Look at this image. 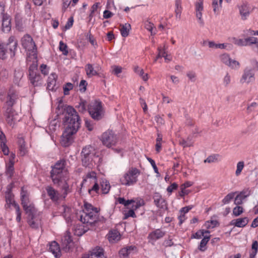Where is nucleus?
Segmentation results:
<instances>
[{
    "label": "nucleus",
    "mask_w": 258,
    "mask_h": 258,
    "mask_svg": "<svg viewBox=\"0 0 258 258\" xmlns=\"http://www.w3.org/2000/svg\"><path fill=\"white\" fill-rule=\"evenodd\" d=\"M86 231V230L85 229L84 226L83 225L77 224L74 227V234L77 236H81L85 233Z\"/></svg>",
    "instance_id": "obj_42"
},
{
    "label": "nucleus",
    "mask_w": 258,
    "mask_h": 258,
    "mask_svg": "<svg viewBox=\"0 0 258 258\" xmlns=\"http://www.w3.org/2000/svg\"><path fill=\"white\" fill-rule=\"evenodd\" d=\"M4 44L5 45L6 49L10 53L11 56H14L18 45V42L15 37L11 36L9 38L7 43Z\"/></svg>",
    "instance_id": "obj_17"
},
{
    "label": "nucleus",
    "mask_w": 258,
    "mask_h": 258,
    "mask_svg": "<svg viewBox=\"0 0 258 258\" xmlns=\"http://www.w3.org/2000/svg\"><path fill=\"white\" fill-rule=\"evenodd\" d=\"M233 43L235 44H236L239 46H246V40L245 39H233Z\"/></svg>",
    "instance_id": "obj_56"
},
{
    "label": "nucleus",
    "mask_w": 258,
    "mask_h": 258,
    "mask_svg": "<svg viewBox=\"0 0 258 258\" xmlns=\"http://www.w3.org/2000/svg\"><path fill=\"white\" fill-rule=\"evenodd\" d=\"M236 192H231L227 195L222 200V203L224 205L228 204L235 196Z\"/></svg>",
    "instance_id": "obj_47"
},
{
    "label": "nucleus",
    "mask_w": 258,
    "mask_h": 258,
    "mask_svg": "<svg viewBox=\"0 0 258 258\" xmlns=\"http://www.w3.org/2000/svg\"><path fill=\"white\" fill-rule=\"evenodd\" d=\"M0 148L5 155H8L9 153V149L6 145V143H0Z\"/></svg>",
    "instance_id": "obj_55"
},
{
    "label": "nucleus",
    "mask_w": 258,
    "mask_h": 258,
    "mask_svg": "<svg viewBox=\"0 0 258 258\" xmlns=\"http://www.w3.org/2000/svg\"><path fill=\"white\" fill-rule=\"evenodd\" d=\"M107 238L110 243H116L120 239V233L116 230H110L107 235Z\"/></svg>",
    "instance_id": "obj_29"
},
{
    "label": "nucleus",
    "mask_w": 258,
    "mask_h": 258,
    "mask_svg": "<svg viewBox=\"0 0 258 258\" xmlns=\"http://www.w3.org/2000/svg\"><path fill=\"white\" fill-rule=\"evenodd\" d=\"M244 208L240 205H236L232 210V215L234 217H238L244 212Z\"/></svg>",
    "instance_id": "obj_45"
},
{
    "label": "nucleus",
    "mask_w": 258,
    "mask_h": 258,
    "mask_svg": "<svg viewBox=\"0 0 258 258\" xmlns=\"http://www.w3.org/2000/svg\"><path fill=\"white\" fill-rule=\"evenodd\" d=\"M93 183H94V184L93 185L91 189H89V192L91 195H93V192L98 194L100 190V188L98 184L97 183V181Z\"/></svg>",
    "instance_id": "obj_57"
},
{
    "label": "nucleus",
    "mask_w": 258,
    "mask_h": 258,
    "mask_svg": "<svg viewBox=\"0 0 258 258\" xmlns=\"http://www.w3.org/2000/svg\"><path fill=\"white\" fill-rule=\"evenodd\" d=\"M178 188V184L175 183H172L171 185L168 186L167 188V191L171 195L174 190H176Z\"/></svg>",
    "instance_id": "obj_59"
},
{
    "label": "nucleus",
    "mask_w": 258,
    "mask_h": 258,
    "mask_svg": "<svg viewBox=\"0 0 258 258\" xmlns=\"http://www.w3.org/2000/svg\"><path fill=\"white\" fill-rule=\"evenodd\" d=\"M15 157V154L11 153L10 155L8 162L6 163V174L10 178H12L14 173Z\"/></svg>",
    "instance_id": "obj_14"
},
{
    "label": "nucleus",
    "mask_w": 258,
    "mask_h": 258,
    "mask_svg": "<svg viewBox=\"0 0 258 258\" xmlns=\"http://www.w3.org/2000/svg\"><path fill=\"white\" fill-rule=\"evenodd\" d=\"M18 153L21 156H25L28 152V149L26 145L24 139L22 137L18 138Z\"/></svg>",
    "instance_id": "obj_27"
},
{
    "label": "nucleus",
    "mask_w": 258,
    "mask_h": 258,
    "mask_svg": "<svg viewBox=\"0 0 258 258\" xmlns=\"http://www.w3.org/2000/svg\"><path fill=\"white\" fill-rule=\"evenodd\" d=\"M249 222V219L247 217L239 218L232 220L230 225L234 227L243 228L245 227Z\"/></svg>",
    "instance_id": "obj_28"
},
{
    "label": "nucleus",
    "mask_w": 258,
    "mask_h": 258,
    "mask_svg": "<svg viewBox=\"0 0 258 258\" xmlns=\"http://www.w3.org/2000/svg\"><path fill=\"white\" fill-rule=\"evenodd\" d=\"M2 29L4 32H8L11 29V20L9 15H4L2 18Z\"/></svg>",
    "instance_id": "obj_33"
},
{
    "label": "nucleus",
    "mask_w": 258,
    "mask_h": 258,
    "mask_svg": "<svg viewBox=\"0 0 258 258\" xmlns=\"http://www.w3.org/2000/svg\"><path fill=\"white\" fill-rule=\"evenodd\" d=\"M8 51L6 49L4 44H0V58L4 59L6 58V53H8Z\"/></svg>",
    "instance_id": "obj_50"
},
{
    "label": "nucleus",
    "mask_w": 258,
    "mask_h": 258,
    "mask_svg": "<svg viewBox=\"0 0 258 258\" xmlns=\"http://www.w3.org/2000/svg\"><path fill=\"white\" fill-rule=\"evenodd\" d=\"M101 140L103 144L108 148L115 146L118 142L116 135L111 130L104 132L101 136Z\"/></svg>",
    "instance_id": "obj_10"
},
{
    "label": "nucleus",
    "mask_w": 258,
    "mask_h": 258,
    "mask_svg": "<svg viewBox=\"0 0 258 258\" xmlns=\"http://www.w3.org/2000/svg\"><path fill=\"white\" fill-rule=\"evenodd\" d=\"M88 109L89 114L94 119L99 120L104 115V109L101 101L95 100L91 102Z\"/></svg>",
    "instance_id": "obj_7"
},
{
    "label": "nucleus",
    "mask_w": 258,
    "mask_h": 258,
    "mask_svg": "<svg viewBox=\"0 0 258 258\" xmlns=\"http://www.w3.org/2000/svg\"><path fill=\"white\" fill-rule=\"evenodd\" d=\"M6 204L5 207L7 209H16L19 207L14 199V195L12 193L11 187H8L7 190L5 193Z\"/></svg>",
    "instance_id": "obj_13"
},
{
    "label": "nucleus",
    "mask_w": 258,
    "mask_h": 258,
    "mask_svg": "<svg viewBox=\"0 0 258 258\" xmlns=\"http://www.w3.org/2000/svg\"><path fill=\"white\" fill-rule=\"evenodd\" d=\"M61 242L63 246V248L66 251H68L70 249L72 245L73 244L72 239L71 236V233L67 231L61 238Z\"/></svg>",
    "instance_id": "obj_24"
},
{
    "label": "nucleus",
    "mask_w": 258,
    "mask_h": 258,
    "mask_svg": "<svg viewBox=\"0 0 258 258\" xmlns=\"http://www.w3.org/2000/svg\"><path fill=\"white\" fill-rule=\"evenodd\" d=\"M140 174V170L135 167H131L120 178V181L123 185L130 186L135 184L138 181V177Z\"/></svg>",
    "instance_id": "obj_6"
},
{
    "label": "nucleus",
    "mask_w": 258,
    "mask_h": 258,
    "mask_svg": "<svg viewBox=\"0 0 258 258\" xmlns=\"http://www.w3.org/2000/svg\"><path fill=\"white\" fill-rule=\"evenodd\" d=\"M210 239V236H205L201 240L199 249L201 251H204L206 249V245Z\"/></svg>",
    "instance_id": "obj_44"
},
{
    "label": "nucleus",
    "mask_w": 258,
    "mask_h": 258,
    "mask_svg": "<svg viewBox=\"0 0 258 258\" xmlns=\"http://www.w3.org/2000/svg\"><path fill=\"white\" fill-rule=\"evenodd\" d=\"M154 203L159 208L161 209L166 208L167 204L166 201L162 197L161 195H155L154 197Z\"/></svg>",
    "instance_id": "obj_37"
},
{
    "label": "nucleus",
    "mask_w": 258,
    "mask_h": 258,
    "mask_svg": "<svg viewBox=\"0 0 258 258\" xmlns=\"http://www.w3.org/2000/svg\"><path fill=\"white\" fill-rule=\"evenodd\" d=\"M63 122L65 130L62 135L61 143L64 146H68L73 140V136L77 132L80 125L79 116L72 107L66 108Z\"/></svg>",
    "instance_id": "obj_2"
},
{
    "label": "nucleus",
    "mask_w": 258,
    "mask_h": 258,
    "mask_svg": "<svg viewBox=\"0 0 258 258\" xmlns=\"http://www.w3.org/2000/svg\"><path fill=\"white\" fill-rule=\"evenodd\" d=\"M59 49L62 52V53L64 55H67L68 52V46L66 44L63 42V41H60L59 44Z\"/></svg>",
    "instance_id": "obj_48"
},
{
    "label": "nucleus",
    "mask_w": 258,
    "mask_h": 258,
    "mask_svg": "<svg viewBox=\"0 0 258 258\" xmlns=\"http://www.w3.org/2000/svg\"><path fill=\"white\" fill-rule=\"evenodd\" d=\"M57 76L55 73H51L47 80V89L53 91L55 89V85Z\"/></svg>",
    "instance_id": "obj_32"
},
{
    "label": "nucleus",
    "mask_w": 258,
    "mask_h": 258,
    "mask_svg": "<svg viewBox=\"0 0 258 258\" xmlns=\"http://www.w3.org/2000/svg\"><path fill=\"white\" fill-rule=\"evenodd\" d=\"M135 210L132 208L130 210H128L127 212L124 214V219H127L128 217H132L135 218L136 217L135 213L134 212Z\"/></svg>",
    "instance_id": "obj_62"
},
{
    "label": "nucleus",
    "mask_w": 258,
    "mask_h": 258,
    "mask_svg": "<svg viewBox=\"0 0 258 258\" xmlns=\"http://www.w3.org/2000/svg\"><path fill=\"white\" fill-rule=\"evenodd\" d=\"M28 223L32 228H37L41 224V215L40 212L28 217Z\"/></svg>",
    "instance_id": "obj_15"
},
{
    "label": "nucleus",
    "mask_w": 258,
    "mask_h": 258,
    "mask_svg": "<svg viewBox=\"0 0 258 258\" xmlns=\"http://www.w3.org/2000/svg\"><path fill=\"white\" fill-rule=\"evenodd\" d=\"M110 189V185L108 181L103 180L101 182L100 191L102 194H107Z\"/></svg>",
    "instance_id": "obj_41"
},
{
    "label": "nucleus",
    "mask_w": 258,
    "mask_h": 258,
    "mask_svg": "<svg viewBox=\"0 0 258 258\" xmlns=\"http://www.w3.org/2000/svg\"><path fill=\"white\" fill-rule=\"evenodd\" d=\"M82 258H106L104 255L103 250L100 247H96L84 254Z\"/></svg>",
    "instance_id": "obj_19"
},
{
    "label": "nucleus",
    "mask_w": 258,
    "mask_h": 258,
    "mask_svg": "<svg viewBox=\"0 0 258 258\" xmlns=\"http://www.w3.org/2000/svg\"><path fill=\"white\" fill-rule=\"evenodd\" d=\"M134 72L138 75L144 81H147L149 79V75L145 73L144 70L138 66H135L133 68Z\"/></svg>",
    "instance_id": "obj_36"
},
{
    "label": "nucleus",
    "mask_w": 258,
    "mask_h": 258,
    "mask_svg": "<svg viewBox=\"0 0 258 258\" xmlns=\"http://www.w3.org/2000/svg\"><path fill=\"white\" fill-rule=\"evenodd\" d=\"M175 13L176 17L177 18H180L182 10V8L181 6V0H175Z\"/></svg>",
    "instance_id": "obj_43"
},
{
    "label": "nucleus",
    "mask_w": 258,
    "mask_h": 258,
    "mask_svg": "<svg viewBox=\"0 0 258 258\" xmlns=\"http://www.w3.org/2000/svg\"><path fill=\"white\" fill-rule=\"evenodd\" d=\"M193 142H187L185 140H182L180 141V145L183 146V148H186L188 147H191L193 146Z\"/></svg>",
    "instance_id": "obj_64"
},
{
    "label": "nucleus",
    "mask_w": 258,
    "mask_h": 258,
    "mask_svg": "<svg viewBox=\"0 0 258 258\" xmlns=\"http://www.w3.org/2000/svg\"><path fill=\"white\" fill-rule=\"evenodd\" d=\"M165 234V232L164 231H163L159 229H157L152 231L149 234L148 239L150 242L153 243L158 239L163 237Z\"/></svg>",
    "instance_id": "obj_22"
},
{
    "label": "nucleus",
    "mask_w": 258,
    "mask_h": 258,
    "mask_svg": "<svg viewBox=\"0 0 258 258\" xmlns=\"http://www.w3.org/2000/svg\"><path fill=\"white\" fill-rule=\"evenodd\" d=\"M205 233H210V231L209 230H200L193 235V237L195 238L200 239Z\"/></svg>",
    "instance_id": "obj_51"
},
{
    "label": "nucleus",
    "mask_w": 258,
    "mask_h": 258,
    "mask_svg": "<svg viewBox=\"0 0 258 258\" xmlns=\"http://www.w3.org/2000/svg\"><path fill=\"white\" fill-rule=\"evenodd\" d=\"M72 6V0H62V11L64 12L67 8L70 6Z\"/></svg>",
    "instance_id": "obj_54"
},
{
    "label": "nucleus",
    "mask_w": 258,
    "mask_h": 258,
    "mask_svg": "<svg viewBox=\"0 0 258 258\" xmlns=\"http://www.w3.org/2000/svg\"><path fill=\"white\" fill-rule=\"evenodd\" d=\"M36 60L32 61L29 69V78L31 83L34 86H38L40 84L42 80L41 75L37 73V65Z\"/></svg>",
    "instance_id": "obj_9"
},
{
    "label": "nucleus",
    "mask_w": 258,
    "mask_h": 258,
    "mask_svg": "<svg viewBox=\"0 0 258 258\" xmlns=\"http://www.w3.org/2000/svg\"><path fill=\"white\" fill-rule=\"evenodd\" d=\"M246 44H256L258 42L257 39L255 37H247L246 38Z\"/></svg>",
    "instance_id": "obj_63"
},
{
    "label": "nucleus",
    "mask_w": 258,
    "mask_h": 258,
    "mask_svg": "<svg viewBox=\"0 0 258 258\" xmlns=\"http://www.w3.org/2000/svg\"><path fill=\"white\" fill-rule=\"evenodd\" d=\"M144 27L147 30L151 32V35L155 34L153 32V30L154 28V24L153 23L148 21H146L144 23Z\"/></svg>",
    "instance_id": "obj_53"
},
{
    "label": "nucleus",
    "mask_w": 258,
    "mask_h": 258,
    "mask_svg": "<svg viewBox=\"0 0 258 258\" xmlns=\"http://www.w3.org/2000/svg\"><path fill=\"white\" fill-rule=\"evenodd\" d=\"M99 67H94L92 64L88 63L85 67V70L87 76L89 78L99 75Z\"/></svg>",
    "instance_id": "obj_26"
},
{
    "label": "nucleus",
    "mask_w": 258,
    "mask_h": 258,
    "mask_svg": "<svg viewBox=\"0 0 258 258\" xmlns=\"http://www.w3.org/2000/svg\"><path fill=\"white\" fill-rule=\"evenodd\" d=\"M94 149L91 146L84 148L82 151V162L84 166H88L92 164V162H95Z\"/></svg>",
    "instance_id": "obj_8"
},
{
    "label": "nucleus",
    "mask_w": 258,
    "mask_h": 258,
    "mask_svg": "<svg viewBox=\"0 0 258 258\" xmlns=\"http://www.w3.org/2000/svg\"><path fill=\"white\" fill-rule=\"evenodd\" d=\"M137 251V248L136 246H127L121 248L119 251V255L120 258H127L128 256Z\"/></svg>",
    "instance_id": "obj_23"
},
{
    "label": "nucleus",
    "mask_w": 258,
    "mask_h": 258,
    "mask_svg": "<svg viewBox=\"0 0 258 258\" xmlns=\"http://www.w3.org/2000/svg\"><path fill=\"white\" fill-rule=\"evenodd\" d=\"M65 161L60 160L56 163L51 171V178L54 184H57L61 188L63 192L60 195L57 190L51 186H47L46 190L48 196L53 201H57L61 199H64L71 192L68 183L70 175L68 169L65 166Z\"/></svg>",
    "instance_id": "obj_1"
},
{
    "label": "nucleus",
    "mask_w": 258,
    "mask_h": 258,
    "mask_svg": "<svg viewBox=\"0 0 258 258\" xmlns=\"http://www.w3.org/2000/svg\"><path fill=\"white\" fill-rule=\"evenodd\" d=\"M20 199L21 204L25 213L28 214V217L39 213L35 208L34 205L29 199V193L27 187H21L20 192Z\"/></svg>",
    "instance_id": "obj_5"
},
{
    "label": "nucleus",
    "mask_w": 258,
    "mask_h": 258,
    "mask_svg": "<svg viewBox=\"0 0 258 258\" xmlns=\"http://www.w3.org/2000/svg\"><path fill=\"white\" fill-rule=\"evenodd\" d=\"M74 85L71 83H67L63 86V93L64 94L67 95L69 94V91L73 89Z\"/></svg>",
    "instance_id": "obj_52"
},
{
    "label": "nucleus",
    "mask_w": 258,
    "mask_h": 258,
    "mask_svg": "<svg viewBox=\"0 0 258 258\" xmlns=\"http://www.w3.org/2000/svg\"><path fill=\"white\" fill-rule=\"evenodd\" d=\"M218 224V223L216 220H209L205 223L204 226L207 229V230H208L216 227Z\"/></svg>",
    "instance_id": "obj_46"
},
{
    "label": "nucleus",
    "mask_w": 258,
    "mask_h": 258,
    "mask_svg": "<svg viewBox=\"0 0 258 258\" xmlns=\"http://www.w3.org/2000/svg\"><path fill=\"white\" fill-rule=\"evenodd\" d=\"M239 13L243 20H245L250 13V8L247 4H243L239 8Z\"/></svg>",
    "instance_id": "obj_34"
},
{
    "label": "nucleus",
    "mask_w": 258,
    "mask_h": 258,
    "mask_svg": "<svg viewBox=\"0 0 258 258\" xmlns=\"http://www.w3.org/2000/svg\"><path fill=\"white\" fill-rule=\"evenodd\" d=\"M206 44H207L209 48L213 49H225L228 45L227 43H216L214 41H208L206 42Z\"/></svg>",
    "instance_id": "obj_39"
},
{
    "label": "nucleus",
    "mask_w": 258,
    "mask_h": 258,
    "mask_svg": "<svg viewBox=\"0 0 258 258\" xmlns=\"http://www.w3.org/2000/svg\"><path fill=\"white\" fill-rule=\"evenodd\" d=\"M222 62L232 69H237L239 67V63L236 60L232 59L228 54L224 53L220 56Z\"/></svg>",
    "instance_id": "obj_18"
},
{
    "label": "nucleus",
    "mask_w": 258,
    "mask_h": 258,
    "mask_svg": "<svg viewBox=\"0 0 258 258\" xmlns=\"http://www.w3.org/2000/svg\"><path fill=\"white\" fill-rule=\"evenodd\" d=\"M244 167V162L243 161H239L237 163L236 165V170L235 171V175L236 176H238L241 174V171H242Z\"/></svg>",
    "instance_id": "obj_49"
},
{
    "label": "nucleus",
    "mask_w": 258,
    "mask_h": 258,
    "mask_svg": "<svg viewBox=\"0 0 258 258\" xmlns=\"http://www.w3.org/2000/svg\"><path fill=\"white\" fill-rule=\"evenodd\" d=\"M119 27L122 36L124 37H127L131 29V25L128 23H125L124 24H120Z\"/></svg>",
    "instance_id": "obj_40"
},
{
    "label": "nucleus",
    "mask_w": 258,
    "mask_h": 258,
    "mask_svg": "<svg viewBox=\"0 0 258 258\" xmlns=\"http://www.w3.org/2000/svg\"><path fill=\"white\" fill-rule=\"evenodd\" d=\"M255 80L254 74L251 70H245L240 79V83H249Z\"/></svg>",
    "instance_id": "obj_21"
},
{
    "label": "nucleus",
    "mask_w": 258,
    "mask_h": 258,
    "mask_svg": "<svg viewBox=\"0 0 258 258\" xmlns=\"http://www.w3.org/2000/svg\"><path fill=\"white\" fill-rule=\"evenodd\" d=\"M5 116L6 121L10 125H13L19 120L17 113L12 108H8Z\"/></svg>",
    "instance_id": "obj_16"
},
{
    "label": "nucleus",
    "mask_w": 258,
    "mask_h": 258,
    "mask_svg": "<svg viewBox=\"0 0 258 258\" xmlns=\"http://www.w3.org/2000/svg\"><path fill=\"white\" fill-rule=\"evenodd\" d=\"M223 0H212V7L215 14L218 15L222 8Z\"/></svg>",
    "instance_id": "obj_38"
},
{
    "label": "nucleus",
    "mask_w": 258,
    "mask_h": 258,
    "mask_svg": "<svg viewBox=\"0 0 258 258\" xmlns=\"http://www.w3.org/2000/svg\"><path fill=\"white\" fill-rule=\"evenodd\" d=\"M116 202L119 204L123 205L124 206H128L132 205V208L136 210L141 206L144 205L143 199L138 198L131 200H125L123 198H118Z\"/></svg>",
    "instance_id": "obj_12"
},
{
    "label": "nucleus",
    "mask_w": 258,
    "mask_h": 258,
    "mask_svg": "<svg viewBox=\"0 0 258 258\" xmlns=\"http://www.w3.org/2000/svg\"><path fill=\"white\" fill-rule=\"evenodd\" d=\"M40 70L41 72L44 75H47L49 72V67L47 66V65L44 64H42L40 66Z\"/></svg>",
    "instance_id": "obj_61"
},
{
    "label": "nucleus",
    "mask_w": 258,
    "mask_h": 258,
    "mask_svg": "<svg viewBox=\"0 0 258 258\" xmlns=\"http://www.w3.org/2000/svg\"><path fill=\"white\" fill-rule=\"evenodd\" d=\"M58 213L62 215L68 223H71L75 217V210L66 205H62L58 208Z\"/></svg>",
    "instance_id": "obj_11"
},
{
    "label": "nucleus",
    "mask_w": 258,
    "mask_h": 258,
    "mask_svg": "<svg viewBox=\"0 0 258 258\" xmlns=\"http://www.w3.org/2000/svg\"><path fill=\"white\" fill-rule=\"evenodd\" d=\"M18 98V94L16 91L14 89H11L9 90L7 96L6 104L9 106V108H12V106L15 104L16 100Z\"/></svg>",
    "instance_id": "obj_25"
},
{
    "label": "nucleus",
    "mask_w": 258,
    "mask_h": 258,
    "mask_svg": "<svg viewBox=\"0 0 258 258\" xmlns=\"http://www.w3.org/2000/svg\"><path fill=\"white\" fill-rule=\"evenodd\" d=\"M186 188H185L184 187H183L181 186H180V191L179 192V196L183 198L185 196L188 195L191 192L190 190L186 189Z\"/></svg>",
    "instance_id": "obj_58"
},
{
    "label": "nucleus",
    "mask_w": 258,
    "mask_h": 258,
    "mask_svg": "<svg viewBox=\"0 0 258 258\" xmlns=\"http://www.w3.org/2000/svg\"><path fill=\"white\" fill-rule=\"evenodd\" d=\"M49 250L56 258L60 257L61 253L60 247L56 241H54L51 242L49 245Z\"/></svg>",
    "instance_id": "obj_31"
},
{
    "label": "nucleus",
    "mask_w": 258,
    "mask_h": 258,
    "mask_svg": "<svg viewBox=\"0 0 258 258\" xmlns=\"http://www.w3.org/2000/svg\"><path fill=\"white\" fill-rule=\"evenodd\" d=\"M97 181L96 173L94 171L89 172L85 176L82 184H86L87 182H95Z\"/></svg>",
    "instance_id": "obj_35"
},
{
    "label": "nucleus",
    "mask_w": 258,
    "mask_h": 258,
    "mask_svg": "<svg viewBox=\"0 0 258 258\" xmlns=\"http://www.w3.org/2000/svg\"><path fill=\"white\" fill-rule=\"evenodd\" d=\"M21 44L26 52L27 61L36 60L37 57V47L32 37L29 34L25 35L21 38Z\"/></svg>",
    "instance_id": "obj_4"
},
{
    "label": "nucleus",
    "mask_w": 258,
    "mask_h": 258,
    "mask_svg": "<svg viewBox=\"0 0 258 258\" xmlns=\"http://www.w3.org/2000/svg\"><path fill=\"white\" fill-rule=\"evenodd\" d=\"M218 155H212L209 156L205 160V163H213L217 161Z\"/></svg>",
    "instance_id": "obj_60"
},
{
    "label": "nucleus",
    "mask_w": 258,
    "mask_h": 258,
    "mask_svg": "<svg viewBox=\"0 0 258 258\" xmlns=\"http://www.w3.org/2000/svg\"><path fill=\"white\" fill-rule=\"evenodd\" d=\"M195 11L197 18L202 21V12L204 10V0H198L195 4Z\"/></svg>",
    "instance_id": "obj_30"
},
{
    "label": "nucleus",
    "mask_w": 258,
    "mask_h": 258,
    "mask_svg": "<svg viewBox=\"0 0 258 258\" xmlns=\"http://www.w3.org/2000/svg\"><path fill=\"white\" fill-rule=\"evenodd\" d=\"M100 209L93 207L91 204L85 202L80 221L83 224H92L98 220Z\"/></svg>",
    "instance_id": "obj_3"
},
{
    "label": "nucleus",
    "mask_w": 258,
    "mask_h": 258,
    "mask_svg": "<svg viewBox=\"0 0 258 258\" xmlns=\"http://www.w3.org/2000/svg\"><path fill=\"white\" fill-rule=\"evenodd\" d=\"M251 194V190L249 188L243 189L240 192L235 198L234 204L240 205L243 203V201L249 196Z\"/></svg>",
    "instance_id": "obj_20"
}]
</instances>
